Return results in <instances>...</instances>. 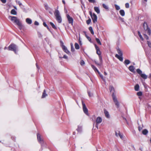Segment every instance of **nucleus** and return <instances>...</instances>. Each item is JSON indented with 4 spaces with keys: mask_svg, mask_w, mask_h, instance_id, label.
Wrapping results in <instances>:
<instances>
[{
    "mask_svg": "<svg viewBox=\"0 0 151 151\" xmlns=\"http://www.w3.org/2000/svg\"><path fill=\"white\" fill-rule=\"evenodd\" d=\"M43 25L45 27H46L48 29H49L48 27L47 26V25L46 24V23L45 22H43Z\"/></svg>",
    "mask_w": 151,
    "mask_h": 151,
    "instance_id": "nucleus-45",
    "label": "nucleus"
},
{
    "mask_svg": "<svg viewBox=\"0 0 151 151\" xmlns=\"http://www.w3.org/2000/svg\"><path fill=\"white\" fill-rule=\"evenodd\" d=\"M115 57L118 58L120 61H122L123 60L122 56H121L116 54L115 55Z\"/></svg>",
    "mask_w": 151,
    "mask_h": 151,
    "instance_id": "nucleus-13",
    "label": "nucleus"
},
{
    "mask_svg": "<svg viewBox=\"0 0 151 151\" xmlns=\"http://www.w3.org/2000/svg\"><path fill=\"white\" fill-rule=\"evenodd\" d=\"M90 14L91 17L93 22L95 23L96 22L97 20V17L96 15L94 13L92 14L91 12H90Z\"/></svg>",
    "mask_w": 151,
    "mask_h": 151,
    "instance_id": "nucleus-6",
    "label": "nucleus"
},
{
    "mask_svg": "<svg viewBox=\"0 0 151 151\" xmlns=\"http://www.w3.org/2000/svg\"><path fill=\"white\" fill-rule=\"evenodd\" d=\"M115 135L116 136H119L118 133H117L116 132H115Z\"/></svg>",
    "mask_w": 151,
    "mask_h": 151,
    "instance_id": "nucleus-57",
    "label": "nucleus"
},
{
    "mask_svg": "<svg viewBox=\"0 0 151 151\" xmlns=\"http://www.w3.org/2000/svg\"><path fill=\"white\" fill-rule=\"evenodd\" d=\"M8 18L13 23H15L18 26L19 28L20 29H22L23 26L21 23L19 21V20L17 17L9 16Z\"/></svg>",
    "mask_w": 151,
    "mask_h": 151,
    "instance_id": "nucleus-1",
    "label": "nucleus"
},
{
    "mask_svg": "<svg viewBox=\"0 0 151 151\" xmlns=\"http://www.w3.org/2000/svg\"><path fill=\"white\" fill-rule=\"evenodd\" d=\"M62 2H63V3L64 4H65V1L64 0H63L62 1Z\"/></svg>",
    "mask_w": 151,
    "mask_h": 151,
    "instance_id": "nucleus-59",
    "label": "nucleus"
},
{
    "mask_svg": "<svg viewBox=\"0 0 151 151\" xmlns=\"http://www.w3.org/2000/svg\"><path fill=\"white\" fill-rule=\"evenodd\" d=\"M110 91H111L112 90H114V88H113V86H110Z\"/></svg>",
    "mask_w": 151,
    "mask_h": 151,
    "instance_id": "nucleus-48",
    "label": "nucleus"
},
{
    "mask_svg": "<svg viewBox=\"0 0 151 151\" xmlns=\"http://www.w3.org/2000/svg\"><path fill=\"white\" fill-rule=\"evenodd\" d=\"M45 7L46 10H48L49 9H50V8L47 5L45 4Z\"/></svg>",
    "mask_w": 151,
    "mask_h": 151,
    "instance_id": "nucleus-36",
    "label": "nucleus"
},
{
    "mask_svg": "<svg viewBox=\"0 0 151 151\" xmlns=\"http://www.w3.org/2000/svg\"><path fill=\"white\" fill-rule=\"evenodd\" d=\"M137 72L140 75H141V74H142V71L139 69H137Z\"/></svg>",
    "mask_w": 151,
    "mask_h": 151,
    "instance_id": "nucleus-29",
    "label": "nucleus"
},
{
    "mask_svg": "<svg viewBox=\"0 0 151 151\" xmlns=\"http://www.w3.org/2000/svg\"><path fill=\"white\" fill-rule=\"evenodd\" d=\"M65 59H67L68 58V57L65 55L63 56V57Z\"/></svg>",
    "mask_w": 151,
    "mask_h": 151,
    "instance_id": "nucleus-56",
    "label": "nucleus"
},
{
    "mask_svg": "<svg viewBox=\"0 0 151 151\" xmlns=\"http://www.w3.org/2000/svg\"><path fill=\"white\" fill-rule=\"evenodd\" d=\"M102 6H103V7L104 8L106 9H108L109 8L108 7V6L107 5H106L105 4H102Z\"/></svg>",
    "mask_w": 151,
    "mask_h": 151,
    "instance_id": "nucleus-32",
    "label": "nucleus"
},
{
    "mask_svg": "<svg viewBox=\"0 0 151 151\" xmlns=\"http://www.w3.org/2000/svg\"><path fill=\"white\" fill-rule=\"evenodd\" d=\"M112 97L115 105L117 108H119V103L118 100L116 96L114 95V93L112 94Z\"/></svg>",
    "mask_w": 151,
    "mask_h": 151,
    "instance_id": "nucleus-4",
    "label": "nucleus"
},
{
    "mask_svg": "<svg viewBox=\"0 0 151 151\" xmlns=\"http://www.w3.org/2000/svg\"><path fill=\"white\" fill-rule=\"evenodd\" d=\"M129 69L131 72H134L135 68L133 66L131 65L129 67Z\"/></svg>",
    "mask_w": 151,
    "mask_h": 151,
    "instance_id": "nucleus-17",
    "label": "nucleus"
},
{
    "mask_svg": "<svg viewBox=\"0 0 151 151\" xmlns=\"http://www.w3.org/2000/svg\"><path fill=\"white\" fill-rule=\"evenodd\" d=\"M87 39L88 40L91 42V38H90V37H87Z\"/></svg>",
    "mask_w": 151,
    "mask_h": 151,
    "instance_id": "nucleus-55",
    "label": "nucleus"
},
{
    "mask_svg": "<svg viewBox=\"0 0 151 151\" xmlns=\"http://www.w3.org/2000/svg\"><path fill=\"white\" fill-rule=\"evenodd\" d=\"M54 14L56 17V19L57 21L59 23H60L62 22V19L60 15L59 11L57 10H56L54 13Z\"/></svg>",
    "mask_w": 151,
    "mask_h": 151,
    "instance_id": "nucleus-3",
    "label": "nucleus"
},
{
    "mask_svg": "<svg viewBox=\"0 0 151 151\" xmlns=\"http://www.w3.org/2000/svg\"><path fill=\"white\" fill-rule=\"evenodd\" d=\"M17 3L20 6L22 5V4L20 1H17Z\"/></svg>",
    "mask_w": 151,
    "mask_h": 151,
    "instance_id": "nucleus-53",
    "label": "nucleus"
},
{
    "mask_svg": "<svg viewBox=\"0 0 151 151\" xmlns=\"http://www.w3.org/2000/svg\"><path fill=\"white\" fill-rule=\"evenodd\" d=\"M62 47L63 50L65 53L67 54H69L70 53L69 51L68 50L67 47L65 45H63Z\"/></svg>",
    "mask_w": 151,
    "mask_h": 151,
    "instance_id": "nucleus-11",
    "label": "nucleus"
},
{
    "mask_svg": "<svg viewBox=\"0 0 151 151\" xmlns=\"http://www.w3.org/2000/svg\"><path fill=\"white\" fill-rule=\"evenodd\" d=\"M145 38L147 40L149 39V37L146 34H144Z\"/></svg>",
    "mask_w": 151,
    "mask_h": 151,
    "instance_id": "nucleus-46",
    "label": "nucleus"
},
{
    "mask_svg": "<svg viewBox=\"0 0 151 151\" xmlns=\"http://www.w3.org/2000/svg\"><path fill=\"white\" fill-rule=\"evenodd\" d=\"M26 22L29 24H31L32 23V20L29 18H27L26 19Z\"/></svg>",
    "mask_w": 151,
    "mask_h": 151,
    "instance_id": "nucleus-15",
    "label": "nucleus"
},
{
    "mask_svg": "<svg viewBox=\"0 0 151 151\" xmlns=\"http://www.w3.org/2000/svg\"><path fill=\"white\" fill-rule=\"evenodd\" d=\"M91 66L95 72L98 71V70L93 65H91Z\"/></svg>",
    "mask_w": 151,
    "mask_h": 151,
    "instance_id": "nucleus-26",
    "label": "nucleus"
},
{
    "mask_svg": "<svg viewBox=\"0 0 151 151\" xmlns=\"http://www.w3.org/2000/svg\"><path fill=\"white\" fill-rule=\"evenodd\" d=\"M139 86L138 84H136L134 87V89L136 91H137L139 90Z\"/></svg>",
    "mask_w": 151,
    "mask_h": 151,
    "instance_id": "nucleus-23",
    "label": "nucleus"
},
{
    "mask_svg": "<svg viewBox=\"0 0 151 151\" xmlns=\"http://www.w3.org/2000/svg\"><path fill=\"white\" fill-rule=\"evenodd\" d=\"M96 40L98 44H99L100 45H101V43L100 40L99 39H98L97 38H96Z\"/></svg>",
    "mask_w": 151,
    "mask_h": 151,
    "instance_id": "nucleus-33",
    "label": "nucleus"
},
{
    "mask_svg": "<svg viewBox=\"0 0 151 151\" xmlns=\"http://www.w3.org/2000/svg\"><path fill=\"white\" fill-rule=\"evenodd\" d=\"M124 63L125 64L128 65L130 63V61L128 60H125Z\"/></svg>",
    "mask_w": 151,
    "mask_h": 151,
    "instance_id": "nucleus-31",
    "label": "nucleus"
},
{
    "mask_svg": "<svg viewBox=\"0 0 151 151\" xmlns=\"http://www.w3.org/2000/svg\"><path fill=\"white\" fill-rule=\"evenodd\" d=\"M137 95L138 96H141L142 95V93L141 91H139L137 93Z\"/></svg>",
    "mask_w": 151,
    "mask_h": 151,
    "instance_id": "nucleus-40",
    "label": "nucleus"
},
{
    "mask_svg": "<svg viewBox=\"0 0 151 151\" xmlns=\"http://www.w3.org/2000/svg\"><path fill=\"white\" fill-rule=\"evenodd\" d=\"M38 36L39 37H42V36L41 33L39 32H38Z\"/></svg>",
    "mask_w": 151,
    "mask_h": 151,
    "instance_id": "nucleus-47",
    "label": "nucleus"
},
{
    "mask_svg": "<svg viewBox=\"0 0 151 151\" xmlns=\"http://www.w3.org/2000/svg\"><path fill=\"white\" fill-rule=\"evenodd\" d=\"M75 48L76 49H79V46L78 44L77 43H76L75 44Z\"/></svg>",
    "mask_w": 151,
    "mask_h": 151,
    "instance_id": "nucleus-27",
    "label": "nucleus"
},
{
    "mask_svg": "<svg viewBox=\"0 0 151 151\" xmlns=\"http://www.w3.org/2000/svg\"><path fill=\"white\" fill-rule=\"evenodd\" d=\"M104 113L106 117L107 118H109V112L106 110H104Z\"/></svg>",
    "mask_w": 151,
    "mask_h": 151,
    "instance_id": "nucleus-16",
    "label": "nucleus"
},
{
    "mask_svg": "<svg viewBox=\"0 0 151 151\" xmlns=\"http://www.w3.org/2000/svg\"><path fill=\"white\" fill-rule=\"evenodd\" d=\"M98 124H97L96 123V127H97V128H98Z\"/></svg>",
    "mask_w": 151,
    "mask_h": 151,
    "instance_id": "nucleus-62",
    "label": "nucleus"
},
{
    "mask_svg": "<svg viewBox=\"0 0 151 151\" xmlns=\"http://www.w3.org/2000/svg\"><path fill=\"white\" fill-rule=\"evenodd\" d=\"M104 74L105 75H107V73H106V72H104Z\"/></svg>",
    "mask_w": 151,
    "mask_h": 151,
    "instance_id": "nucleus-61",
    "label": "nucleus"
},
{
    "mask_svg": "<svg viewBox=\"0 0 151 151\" xmlns=\"http://www.w3.org/2000/svg\"><path fill=\"white\" fill-rule=\"evenodd\" d=\"M95 46L96 50V53L99 55H101V52L99 47L96 45H95Z\"/></svg>",
    "mask_w": 151,
    "mask_h": 151,
    "instance_id": "nucleus-10",
    "label": "nucleus"
},
{
    "mask_svg": "<svg viewBox=\"0 0 151 151\" xmlns=\"http://www.w3.org/2000/svg\"><path fill=\"white\" fill-rule=\"evenodd\" d=\"M47 94L46 93V91L45 90H44L42 93V98H44L47 96Z\"/></svg>",
    "mask_w": 151,
    "mask_h": 151,
    "instance_id": "nucleus-14",
    "label": "nucleus"
},
{
    "mask_svg": "<svg viewBox=\"0 0 151 151\" xmlns=\"http://www.w3.org/2000/svg\"><path fill=\"white\" fill-rule=\"evenodd\" d=\"M94 9L95 11L98 13L99 14L100 13V10L98 7H94Z\"/></svg>",
    "mask_w": 151,
    "mask_h": 151,
    "instance_id": "nucleus-19",
    "label": "nucleus"
},
{
    "mask_svg": "<svg viewBox=\"0 0 151 151\" xmlns=\"http://www.w3.org/2000/svg\"><path fill=\"white\" fill-rule=\"evenodd\" d=\"M89 29L91 32V33L92 34H94V32L93 31V30L92 27H90L89 28Z\"/></svg>",
    "mask_w": 151,
    "mask_h": 151,
    "instance_id": "nucleus-28",
    "label": "nucleus"
},
{
    "mask_svg": "<svg viewBox=\"0 0 151 151\" xmlns=\"http://www.w3.org/2000/svg\"><path fill=\"white\" fill-rule=\"evenodd\" d=\"M87 92L89 97H91L93 96V93H91L90 91H88Z\"/></svg>",
    "mask_w": 151,
    "mask_h": 151,
    "instance_id": "nucleus-38",
    "label": "nucleus"
},
{
    "mask_svg": "<svg viewBox=\"0 0 151 151\" xmlns=\"http://www.w3.org/2000/svg\"><path fill=\"white\" fill-rule=\"evenodd\" d=\"M11 13L12 14L16 15L17 14V13L16 11L14 9H12L11 11Z\"/></svg>",
    "mask_w": 151,
    "mask_h": 151,
    "instance_id": "nucleus-22",
    "label": "nucleus"
},
{
    "mask_svg": "<svg viewBox=\"0 0 151 151\" xmlns=\"http://www.w3.org/2000/svg\"><path fill=\"white\" fill-rule=\"evenodd\" d=\"M99 59L100 61L101 62H102V58L101 55L99 56Z\"/></svg>",
    "mask_w": 151,
    "mask_h": 151,
    "instance_id": "nucleus-49",
    "label": "nucleus"
},
{
    "mask_svg": "<svg viewBox=\"0 0 151 151\" xmlns=\"http://www.w3.org/2000/svg\"><path fill=\"white\" fill-rule=\"evenodd\" d=\"M114 6L116 10H118L120 9V7L119 6L115 4L114 5Z\"/></svg>",
    "mask_w": 151,
    "mask_h": 151,
    "instance_id": "nucleus-35",
    "label": "nucleus"
},
{
    "mask_svg": "<svg viewBox=\"0 0 151 151\" xmlns=\"http://www.w3.org/2000/svg\"><path fill=\"white\" fill-rule=\"evenodd\" d=\"M129 3H126L125 4V7L127 8H128L129 7Z\"/></svg>",
    "mask_w": 151,
    "mask_h": 151,
    "instance_id": "nucleus-43",
    "label": "nucleus"
},
{
    "mask_svg": "<svg viewBox=\"0 0 151 151\" xmlns=\"http://www.w3.org/2000/svg\"><path fill=\"white\" fill-rule=\"evenodd\" d=\"M101 78V79L103 80H104V78L102 74H100V76Z\"/></svg>",
    "mask_w": 151,
    "mask_h": 151,
    "instance_id": "nucleus-50",
    "label": "nucleus"
},
{
    "mask_svg": "<svg viewBox=\"0 0 151 151\" xmlns=\"http://www.w3.org/2000/svg\"><path fill=\"white\" fill-rule=\"evenodd\" d=\"M95 63H96V64L97 65H100L98 63H97L96 62V61H95Z\"/></svg>",
    "mask_w": 151,
    "mask_h": 151,
    "instance_id": "nucleus-58",
    "label": "nucleus"
},
{
    "mask_svg": "<svg viewBox=\"0 0 151 151\" xmlns=\"http://www.w3.org/2000/svg\"><path fill=\"white\" fill-rule=\"evenodd\" d=\"M0 0L3 3H5L6 2V0Z\"/></svg>",
    "mask_w": 151,
    "mask_h": 151,
    "instance_id": "nucleus-54",
    "label": "nucleus"
},
{
    "mask_svg": "<svg viewBox=\"0 0 151 151\" xmlns=\"http://www.w3.org/2000/svg\"><path fill=\"white\" fill-rule=\"evenodd\" d=\"M49 13L50 14H52V13L51 12H50H50H49Z\"/></svg>",
    "mask_w": 151,
    "mask_h": 151,
    "instance_id": "nucleus-63",
    "label": "nucleus"
},
{
    "mask_svg": "<svg viewBox=\"0 0 151 151\" xmlns=\"http://www.w3.org/2000/svg\"><path fill=\"white\" fill-rule=\"evenodd\" d=\"M67 17L69 23L73 24V18L71 17L68 14H67Z\"/></svg>",
    "mask_w": 151,
    "mask_h": 151,
    "instance_id": "nucleus-8",
    "label": "nucleus"
},
{
    "mask_svg": "<svg viewBox=\"0 0 151 151\" xmlns=\"http://www.w3.org/2000/svg\"><path fill=\"white\" fill-rule=\"evenodd\" d=\"M118 135L119 136V137H120V138L121 139H122L123 138V135L122 134H121V133H120V132L119 131H118Z\"/></svg>",
    "mask_w": 151,
    "mask_h": 151,
    "instance_id": "nucleus-37",
    "label": "nucleus"
},
{
    "mask_svg": "<svg viewBox=\"0 0 151 151\" xmlns=\"http://www.w3.org/2000/svg\"><path fill=\"white\" fill-rule=\"evenodd\" d=\"M117 52L119 54V55H121V56H122V51L121 50L119 49H117Z\"/></svg>",
    "mask_w": 151,
    "mask_h": 151,
    "instance_id": "nucleus-24",
    "label": "nucleus"
},
{
    "mask_svg": "<svg viewBox=\"0 0 151 151\" xmlns=\"http://www.w3.org/2000/svg\"><path fill=\"white\" fill-rule=\"evenodd\" d=\"M34 24L35 25H38L39 24V23L36 21L35 22Z\"/></svg>",
    "mask_w": 151,
    "mask_h": 151,
    "instance_id": "nucleus-52",
    "label": "nucleus"
},
{
    "mask_svg": "<svg viewBox=\"0 0 151 151\" xmlns=\"http://www.w3.org/2000/svg\"><path fill=\"white\" fill-rule=\"evenodd\" d=\"M37 139L40 143L42 144L43 142V139L41 138L40 135L39 133L37 134Z\"/></svg>",
    "mask_w": 151,
    "mask_h": 151,
    "instance_id": "nucleus-9",
    "label": "nucleus"
},
{
    "mask_svg": "<svg viewBox=\"0 0 151 151\" xmlns=\"http://www.w3.org/2000/svg\"><path fill=\"white\" fill-rule=\"evenodd\" d=\"M82 103L83 106V109L84 112L87 115H88V110L87 108L85 103L83 101H82Z\"/></svg>",
    "mask_w": 151,
    "mask_h": 151,
    "instance_id": "nucleus-7",
    "label": "nucleus"
},
{
    "mask_svg": "<svg viewBox=\"0 0 151 151\" xmlns=\"http://www.w3.org/2000/svg\"><path fill=\"white\" fill-rule=\"evenodd\" d=\"M138 32V35H139V37L142 40H143V37H142L141 35V34L140 32Z\"/></svg>",
    "mask_w": 151,
    "mask_h": 151,
    "instance_id": "nucleus-34",
    "label": "nucleus"
},
{
    "mask_svg": "<svg viewBox=\"0 0 151 151\" xmlns=\"http://www.w3.org/2000/svg\"><path fill=\"white\" fill-rule=\"evenodd\" d=\"M99 73V75L100 76V74H101V73H100V72L99 71V70H98V71H97Z\"/></svg>",
    "mask_w": 151,
    "mask_h": 151,
    "instance_id": "nucleus-60",
    "label": "nucleus"
},
{
    "mask_svg": "<svg viewBox=\"0 0 151 151\" xmlns=\"http://www.w3.org/2000/svg\"><path fill=\"white\" fill-rule=\"evenodd\" d=\"M7 49V47H5L4 48V49L5 50L6 49Z\"/></svg>",
    "mask_w": 151,
    "mask_h": 151,
    "instance_id": "nucleus-64",
    "label": "nucleus"
},
{
    "mask_svg": "<svg viewBox=\"0 0 151 151\" xmlns=\"http://www.w3.org/2000/svg\"><path fill=\"white\" fill-rule=\"evenodd\" d=\"M144 28L145 30L147 32V34L149 35H150L151 33V30L150 28L148 27L147 26V23L145 22L143 24Z\"/></svg>",
    "mask_w": 151,
    "mask_h": 151,
    "instance_id": "nucleus-5",
    "label": "nucleus"
},
{
    "mask_svg": "<svg viewBox=\"0 0 151 151\" xmlns=\"http://www.w3.org/2000/svg\"><path fill=\"white\" fill-rule=\"evenodd\" d=\"M8 49L9 50L14 51L15 53H17L18 50L17 46L14 44H10L8 47Z\"/></svg>",
    "mask_w": 151,
    "mask_h": 151,
    "instance_id": "nucleus-2",
    "label": "nucleus"
},
{
    "mask_svg": "<svg viewBox=\"0 0 151 151\" xmlns=\"http://www.w3.org/2000/svg\"><path fill=\"white\" fill-rule=\"evenodd\" d=\"M91 3H94L95 2V0H88Z\"/></svg>",
    "mask_w": 151,
    "mask_h": 151,
    "instance_id": "nucleus-51",
    "label": "nucleus"
},
{
    "mask_svg": "<svg viewBox=\"0 0 151 151\" xmlns=\"http://www.w3.org/2000/svg\"><path fill=\"white\" fill-rule=\"evenodd\" d=\"M119 13L122 16H124L125 15L124 11L123 10H121L119 11Z\"/></svg>",
    "mask_w": 151,
    "mask_h": 151,
    "instance_id": "nucleus-20",
    "label": "nucleus"
},
{
    "mask_svg": "<svg viewBox=\"0 0 151 151\" xmlns=\"http://www.w3.org/2000/svg\"><path fill=\"white\" fill-rule=\"evenodd\" d=\"M91 20L90 19H88L86 21V23L87 24H89L91 23Z\"/></svg>",
    "mask_w": 151,
    "mask_h": 151,
    "instance_id": "nucleus-39",
    "label": "nucleus"
},
{
    "mask_svg": "<svg viewBox=\"0 0 151 151\" xmlns=\"http://www.w3.org/2000/svg\"><path fill=\"white\" fill-rule=\"evenodd\" d=\"M82 126L81 125H78V128L77 130L79 132H80L82 130Z\"/></svg>",
    "mask_w": 151,
    "mask_h": 151,
    "instance_id": "nucleus-18",
    "label": "nucleus"
},
{
    "mask_svg": "<svg viewBox=\"0 0 151 151\" xmlns=\"http://www.w3.org/2000/svg\"><path fill=\"white\" fill-rule=\"evenodd\" d=\"M144 79H146L147 78V76L144 73H142L140 75Z\"/></svg>",
    "mask_w": 151,
    "mask_h": 151,
    "instance_id": "nucleus-21",
    "label": "nucleus"
},
{
    "mask_svg": "<svg viewBox=\"0 0 151 151\" xmlns=\"http://www.w3.org/2000/svg\"><path fill=\"white\" fill-rule=\"evenodd\" d=\"M85 64V62L83 60H82L80 62V64L81 65H84Z\"/></svg>",
    "mask_w": 151,
    "mask_h": 151,
    "instance_id": "nucleus-41",
    "label": "nucleus"
},
{
    "mask_svg": "<svg viewBox=\"0 0 151 151\" xmlns=\"http://www.w3.org/2000/svg\"><path fill=\"white\" fill-rule=\"evenodd\" d=\"M147 44L149 47H151V43L149 41H147Z\"/></svg>",
    "mask_w": 151,
    "mask_h": 151,
    "instance_id": "nucleus-44",
    "label": "nucleus"
},
{
    "mask_svg": "<svg viewBox=\"0 0 151 151\" xmlns=\"http://www.w3.org/2000/svg\"><path fill=\"white\" fill-rule=\"evenodd\" d=\"M50 24L51 25V26H52V28H54V29H56V27L55 26V25L53 23H52V22H50Z\"/></svg>",
    "mask_w": 151,
    "mask_h": 151,
    "instance_id": "nucleus-30",
    "label": "nucleus"
},
{
    "mask_svg": "<svg viewBox=\"0 0 151 151\" xmlns=\"http://www.w3.org/2000/svg\"><path fill=\"white\" fill-rule=\"evenodd\" d=\"M96 123L99 124L101 123L102 122L101 118L100 117H98L96 119Z\"/></svg>",
    "mask_w": 151,
    "mask_h": 151,
    "instance_id": "nucleus-12",
    "label": "nucleus"
},
{
    "mask_svg": "<svg viewBox=\"0 0 151 151\" xmlns=\"http://www.w3.org/2000/svg\"><path fill=\"white\" fill-rule=\"evenodd\" d=\"M148 132V131L146 129H144L142 131V133L144 135H146Z\"/></svg>",
    "mask_w": 151,
    "mask_h": 151,
    "instance_id": "nucleus-25",
    "label": "nucleus"
},
{
    "mask_svg": "<svg viewBox=\"0 0 151 151\" xmlns=\"http://www.w3.org/2000/svg\"><path fill=\"white\" fill-rule=\"evenodd\" d=\"M71 51L72 52H74L75 51V49L73 47V45H71Z\"/></svg>",
    "mask_w": 151,
    "mask_h": 151,
    "instance_id": "nucleus-42",
    "label": "nucleus"
}]
</instances>
